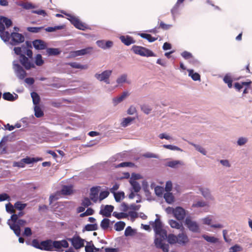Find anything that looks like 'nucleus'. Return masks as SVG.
I'll return each instance as SVG.
<instances>
[{
  "instance_id": "nucleus-2",
  "label": "nucleus",
  "mask_w": 252,
  "mask_h": 252,
  "mask_svg": "<svg viewBox=\"0 0 252 252\" xmlns=\"http://www.w3.org/2000/svg\"><path fill=\"white\" fill-rule=\"evenodd\" d=\"M156 237L154 241L156 247L157 248L160 249L163 252H169V245L165 244L163 241L167 238V231L164 229H161L155 231Z\"/></svg>"
},
{
  "instance_id": "nucleus-21",
  "label": "nucleus",
  "mask_w": 252,
  "mask_h": 252,
  "mask_svg": "<svg viewBox=\"0 0 252 252\" xmlns=\"http://www.w3.org/2000/svg\"><path fill=\"white\" fill-rule=\"evenodd\" d=\"M129 94L128 92H124L119 97L113 98V100L115 104H117L122 101L126 96H128Z\"/></svg>"
},
{
  "instance_id": "nucleus-42",
  "label": "nucleus",
  "mask_w": 252,
  "mask_h": 252,
  "mask_svg": "<svg viewBox=\"0 0 252 252\" xmlns=\"http://www.w3.org/2000/svg\"><path fill=\"white\" fill-rule=\"evenodd\" d=\"M23 162H25V164H29L31 163H32L33 162H37L39 159H38V158H30L29 157H27L26 158H23Z\"/></svg>"
},
{
  "instance_id": "nucleus-64",
  "label": "nucleus",
  "mask_w": 252,
  "mask_h": 252,
  "mask_svg": "<svg viewBox=\"0 0 252 252\" xmlns=\"http://www.w3.org/2000/svg\"><path fill=\"white\" fill-rule=\"evenodd\" d=\"M182 56L186 60L190 59L192 57L191 54L187 51H184L181 54Z\"/></svg>"
},
{
  "instance_id": "nucleus-37",
  "label": "nucleus",
  "mask_w": 252,
  "mask_h": 252,
  "mask_svg": "<svg viewBox=\"0 0 252 252\" xmlns=\"http://www.w3.org/2000/svg\"><path fill=\"white\" fill-rule=\"evenodd\" d=\"M109 224L110 220L108 219L105 218L101 220L100 223V226L103 229L105 230L109 227Z\"/></svg>"
},
{
  "instance_id": "nucleus-22",
  "label": "nucleus",
  "mask_w": 252,
  "mask_h": 252,
  "mask_svg": "<svg viewBox=\"0 0 252 252\" xmlns=\"http://www.w3.org/2000/svg\"><path fill=\"white\" fill-rule=\"evenodd\" d=\"M67 64L68 65H70L72 68H77V69H87L88 67V66L87 64L82 65L80 63H76V62L69 63H67Z\"/></svg>"
},
{
  "instance_id": "nucleus-41",
  "label": "nucleus",
  "mask_w": 252,
  "mask_h": 252,
  "mask_svg": "<svg viewBox=\"0 0 252 252\" xmlns=\"http://www.w3.org/2000/svg\"><path fill=\"white\" fill-rule=\"evenodd\" d=\"M113 216L118 219H122L127 218L128 215L126 213L123 212L118 213L117 212H114L113 213Z\"/></svg>"
},
{
  "instance_id": "nucleus-16",
  "label": "nucleus",
  "mask_w": 252,
  "mask_h": 252,
  "mask_svg": "<svg viewBox=\"0 0 252 252\" xmlns=\"http://www.w3.org/2000/svg\"><path fill=\"white\" fill-rule=\"evenodd\" d=\"M177 243L180 245H185L189 241L187 235L183 231H182V233H179L177 235Z\"/></svg>"
},
{
  "instance_id": "nucleus-11",
  "label": "nucleus",
  "mask_w": 252,
  "mask_h": 252,
  "mask_svg": "<svg viewBox=\"0 0 252 252\" xmlns=\"http://www.w3.org/2000/svg\"><path fill=\"white\" fill-rule=\"evenodd\" d=\"M11 44L13 45H16L22 43L25 40L24 36L21 33L13 32L11 34Z\"/></svg>"
},
{
  "instance_id": "nucleus-17",
  "label": "nucleus",
  "mask_w": 252,
  "mask_h": 252,
  "mask_svg": "<svg viewBox=\"0 0 252 252\" xmlns=\"http://www.w3.org/2000/svg\"><path fill=\"white\" fill-rule=\"evenodd\" d=\"M120 39L122 42L126 46L135 43L133 38L129 35H122L120 37Z\"/></svg>"
},
{
  "instance_id": "nucleus-34",
  "label": "nucleus",
  "mask_w": 252,
  "mask_h": 252,
  "mask_svg": "<svg viewBox=\"0 0 252 252\" xmlns=\"http://www.w3.org/2000/svg\"><path fill=\"white\" fill-rule=\"evenodd\" d=\"M10 228L13 230L15 234L17 236H20L21 234V229L20 226L15 223H13L12 225H10Z\"/></svg>"
},
{
  "instance_id": "nucleus-6",
  "label": "nucleus",
  "mask_w": 252,
  "mask_h": 252,
  "mask_svg": "<svg viewBox=\"0 0 252 252\" xmlns=\"http://www.w3.org/2000/svg\"><path fill=\"white\" fill-rule=\"evenodd\" d=\"M93 51V48L92 47H88L81 50L71 51L69 53V57L71 58H75L77 56L91 54Z\"/></svg>"
},
{
  "instance_id": "nucleus-9",
  "label": "nucleus",
  "mask_w": 252,
  "mask_h": 252,
  "mask_svg": "<svg viewBox=\"0 0 252 252\" xmlns=\"http://www.w3.org/2000/svg\"><path fill=\"white\" fill-rule=\"evenodd\" d=\"M68 16L69 17V21L77 29L84 31L87 28V26L83 23L77 17L71 15H68Z\"/></svg>"
},
{
  "instance_id": "nucleus-59",
  "label": "nucleus",
  "mask_w": 252,
  "mask_h": 252,
  "mask_svg": "<svg viewBox=\"0 0 252 252\" xmlns=\"http://www.w3.org/2000/svg\"><path fill=\"white\" fill-rule=\"evenodd\" d=\"M206 205V203L205 202L202 201H199L195 203H193L192 205V207H194V208L202 207L205 206Z\"/></svg>"
},
{
  "instance_id": "nucleus-58",
  "label": "nucleus",
  "mask_w": 252,
  "mask_h": 252,
  "mask_svg": "<svg viewBox=\"0 0 252 252\" xmlns=\"http://www.w3.org/2000/svg\"><path fill=\"white\" fill-rule=\"evenodd\" d=\"M5 200H10V197L9 195L6 193L0 194V201H3Z\"/></svg>"
},
{
  "instance_id": "nucleus-12",
  "label": "nucleus",
  "mask_w": 252,
  "mask_h": 252,
  "mask_svg": "<svg viewBox=\"0 0 252 252\" xmlns=\"http://www.w3.org/2000/svg\"><path fill=\"white\" fill-rule=\"evenodd\" d=\"M185 223L190 231L194 232L199 231V229L198 224L196 222L192 221L190 218L189 217L187 218L185 220Z\"/></svg>"
},
{
  "instance_id": "nucleus-18",
  "label": "nucleus",
  "mask_w": 252,
  "mask_h": 252,
  "mask_svg": "<svg viewBox=\"0 0 252 252\" xmlns=\"http://www.w3.org/2000/svg\"><path fill=\"white\" fill-rule=\"evenodd\" d=\"M168 223L172 228L180 229L181 231H184V227L182 223H179L173 220H170L168 221Z\"/></svg>"
},
{
  "instance_id": "nucleus-54",
  "label": "nucleus",
  "mask_w": 252,
  "mask_h": 252,
  "mask_svg": "<svg viewBox=\"0 0 252 252\" xmlns=\"http://www.w3.org/2000/svg\"><path fill=\"white\" fill-rule=\"evenodd\" d=\"M15 207L20 211L23 210L26 206V204H23L20 202H17L14 204Z\"/></svg>"
},
{
  "instance_id": "nucleus-57",
  "label": "nucleus",
  "mask_w": 252,
  "mask_h": 252,
  "mask_svg": "<svg viewBox=\"0 0 252 252\" xmlns=\"http://www.w3.org/2000/svg\"><path fill=\"white\" fill-rule=\"evenodd\" d=\"M92 204L90 199L88 197H85L82 202L81 205L85 207H88Z\"/></svg>"
},
{
  "instance_id": "nucleus-49",
  "label": "nucleus",
  "mask_w": 252,
  "mask_h": 252,
  "mask_svg": "<svg viewBox=\"0 0 252 252\" xmlns=\"http://www.w3.org/2000/svg\"><path fill=\"white\" fill-rule=\"evenodd\" d=\"M109 194V192L108 191L105 190V191H101L99 195V201H101L104 199L108 197V196Z\"/></svg>"
},
{
  "instance_id": "nucleus-51",
  "label": "nucleus",
  "mask_w": 252,
  "mask_h": 252,
  "mask_svg": "<svg viewBox=\"0 0 252 252\" xmlns=\"http://www.w3.org/2000/svg\"><path fill=\"white\" fill-rule=\"evenodd\" d=\"M126 79H127V75L124 74L122 75L119 78H118L116 81L118 84H122L123 83L127 82Z\"/></svg>"
},
{
  "instance_id": "nucleus-26",
  "label": "nucleus",
  "mask_w": 252,
  "mask_h": 252,
  "mask_svg": "<svg viewBox=\"0 0 252 252\" xmlns=\"http://www.w3.org/2000/svg\"><path fill=\"white\" fill-rule=\"evenodd\" d=\"M31 95L33 103L35 106L38 105L40 98L37 93L36 92H32Z\"/></svg>"
},
{
  "instance_id": "nucleus-36",
  "label": "nucleus",
  "mask_w": 252,
  "mask_h": 252,
  "mask_svg": "<svg viewBox=\"0 0 252 252\" xmlns=\"http://www.w3.org/2000/svg\"><path fill=\"white\" fill-rule=\"evenodd\" d=\"M125 225L126 224L124 221H118L115 224V229L117 231H120L124 229Z\"/></svg>"
},
{
  "instance_id": "nucleus-10",
  "label": "nucleus",
  "mask_w": 252,
  "mask_h": 252,
  "mask_svg": "<svg viewBox=\"0 0 252 252\" xmlns=\"http://www.w3.org/2000/svg\"><path fill=\"white\" fill-rule=\"evenodd\" d=\"M13 69L17 77L20 79H23L27 75L26 71L23 67L18 63H13Z\"/></svg>"
},
{
  "instance_id": "nucleus-24",
  "label": "nucleus",
  "mask_w": 252,
  "mask_h": 252,
  "mask_svg": "<svg viewBox=\"0 0 252 252\" xmlns=\"http://www.w3.org/2000/svg\"><path fill=\"white\" fill-rule=\"evenodd\" d=\"M61 194L63 195H70L72 193V189L71 186H64L61 190Z\"/></svg>"
},
{
  "instance_id": "nucleus-30",
  "label": "nucleus",
  "mask_w": 252,
  "mask_h": 252,
  "mask_svg": "<svg viewBox=\"0 0 252 252\" xmlns=\"http://www.w3.org/2000/svg\"><path fill=\"white\" fill-rule=\"evenodd\" d=\"M177 236H176L173 234H170L168 235H167V241L170 244H174L177 243Z\"/></svg>"
},
{
  "instance_id": "nucleus-48",
  "label": "nucleus",
  "mask_w": 252,
  "mask_h": 252,
  "mask_svg": "<svg viewBox=\"0 0 252 252\" xmlns=\"http://www.w3.org/2000/svg\"><path fill=\"white\" fill-rule=\"evenodd\" d=\"M229 252H238L243 250V248L239 245L236 244L229 248Z\"/></svg>"
},
{
  "instance_id": "nucleus-4",
  "label": "nucleus",
  "mask_w": 252,
  "mask_h": 252,
  "mask_svg": "<svg viewBox=\"0 0 252 252\" xmlns=\"http://www.w3.org/2000/svg\"><path fill=\"white\" fill-rule=\"evenodd\" d=\"M131 50L135 54L143 57H155V54L150 50L142 46L134 45Z\"/></svg>"
},
{
  "instance_id": "nucleus-28",
  "label": "nucleus",
  "mask_w": 252,
  "mask_h": 252,
  "mask_svg": "<svg viewBox=\"0 0 252 252\" xmlns=\"http://www.w3.org/2000/svg\"><path fill=\"white\" fill-rule=\"evenodd\" d=\"M189 75L191 77L194 81L200 80V75L196 72H194L192 69L188 70Z\"/></svg>"
},
{
  "instance_id": "nucleus-61",
  "label": "nucleus",
  "mask_w": 252,
  "mask_h": 252,
  "mask_svg": "<svg viewBox=\"0 0 252 252\" xmlns=\"http://www.w3.org/2000/svg\"><path fill=\"white\" fill-rule=\"evenodd\" d=\"M172 189V183L171 181H168L166 183L165 190L167 192H170Z\"/></svg>"
},
{
  "instance_id": "nucleus-3",
  "label": "nucleus",
  "mask_w": 252,
  "mask_h": 252,
  "mask_svg": "<svg viewBox=\"0 0 252 252\" xmlns=\"http://www.w3.org/2000/svg\"><path fill=\"white\" fill-rule=\"evenodd\" d=\"M14 51L16 55H19L20 63L26 69L29 70L32 68L35 67L34 64L31 62L28 58L26 57L25 55L21 53L22 49L21 47H14Z\"/></svg>"
},
{
  "instance_id": "nucleus-63",
  "label": "nucleus",
  "mask_w": 252,
  "mask_h": 252,
  "mask_svg": "<svg viewBox=\"0 0 252 252\" xmlns=\"http://www.w3.org/2000/svg\"><path fill=\"white\" fill-rule=\"evenodd\" d=\"M59 193L51 195L49 197L50 204L52 203L54 201L58 200L59 198Z\"/></svg>"
},
{
  "instance_id": "nucleus-39",
  "label": "nucleus",
  "mask_w": 252,
  "mask_h": 252,
  "mask_svg": "<svg viewBox=\"0 0 252 252\" xmlns=\"http://www.w3.org/2000/svg\"><path fill=\"white\" fill-rule=\"evenodd\" d=\"M223 81L225 83L227 84V86L229 88H231L232 87V79L231 77V76L226 75L224 76L223 79Z\"/></svg>"
},
{
  "instance_id": "nucleus-33",
  "label": "nucleus",
  "mask_w": 252,
  "mask_h": 252,
  "mask_svg": "<svg viewBox=\"0 0 252 252\" xmlns=\"http://www.w3.org/2000/svg\"><path fill=\"white\" fill-rule=\"evenodd\" d=\"M34 115L37 118H40L44 115L43 112L38 105L34 106Z\"/></svg>"
},
{
  "instance_id": "nucleus-27",
  "label": "nucleus",
  "mask_w": 252,
  "mask_h": 252,
  "mask_svg": "<svg viewBox=\"0 0 252 252\" xmlns=\"http://www.w3.org/2000/svg\"><path fill=\"white\" fill-rule=\"evenodd\" d=\"M140 36L145 39H146L149 42H152L158 39L157 37H153L151 34L145 33L140 34Z\"/></svg>"
},
{
  "instance_id": "nucleus-40",
  "label": "nucleus",
  "mask_w": 252,
  "mask_h": 252,
  "mask_svg": "<svg viewBox=\"0 0 252 252\" xmlns=\"http://www.w3.org/2000/svg\"><path fill=\"white\" fill-rule=\"evenodd\" d=\"M97 229L98 226L96 223L88 224L85 226V230L88 231L96 230Z\"/></svg>"
},
{
  "instance_id": "nucleus-15",
  "label": "nucleus",
  "mask_w": 252,
  "mask_h": 252,
  "mask_svg": "<svg viewBox=\"0 0 252 252\" xmlns=\"http://www.w3.org/2000/svg\"><path fill=\"white\" fill-rule=\"evenodd\" d=\"M33 47L37 50H43L46 48L47 44L43 40L36 39L32 42Z\"/></svg>"
},
{
  "instance_id": "nucleus-62",
  "label": "nucleus",
  "mask_w": 252,
  "mask_h": 252,
  "mask_svg": "<svg viewBox=\"0 0 252 252\" xmlns=\"http://www.w3.org/2000/svg\"><path fill=\"white\" fill-rule=\"evenodd\" d=\"M142 111H143L145 114H148L150 113L152 109L150 108L148 106L143 105L141 107Z\"/></svg>"
},
{
  "instance_id": "nucleus-35",
  "label": "nucleus",
  "mask_w": 252,
  "mask_h": 252,
  "mask_svg": "<svg viewBox=\"0 0 252 252\" xmlns=\"http://www.w3.org/2000/svg\"><path fill=\"white\" fill-rule=\"evenodd\" d=\"M44 63L42 59L41 55L39 54H37L35 57V64L37 66H41Z\"/></svg>"
},
{
  "instance_id": "nucleus-38",
  "label": "nucleus",
  "mask_w": 252,
  "mask_h": 252,
  "mask_svg": "<svg viewBox=\"0 0 252 252\" xmlns=\"http://www.w3.org/2000/svg\"><path fill=\"white\" fill-rule=\"evenodd\" d=\"M114 198L116 202H119L120 201L124 198L125 197V193L124 192H118L114 193Z\"/></svg>"
},
{
  "instance_id": "nucleus-13",
  "label": "nucleus",
  "mask_w": 252,
  "mask_h": 252,
  "mask_svg": "<svg viewBox=\"0 0 252 252\" xmlns=\"http://www.w3.org/2000/svg\"><path fill=\"white\" fill-rule=\"evenodd\" d=\"M114 206L111 205H106L103 208H101L99 211V214L106 217H110L111 213L113 211Z\"/></svg>"
},
{
  "instance_id": "nucleus-19",
  "label": "nucleus",
  "mask_w": 252,
  "mask_h": 252,
  "mask_svg": "<svg viewBox=\"0 0 252 252\" xmlns=\"http://www.w3.org/2000/svg\"><path fill=\"white\" fill-rule=\"evenodd\" d=\"M154 231L163 228L161 221L159 218H157L154 222L150 223Z\"/></svg>"
},
{
  "instance_id": "nucleus-55",
  "label": "nucleus",
  "mask_w": 252,
  "mask_h": 252,
  "mask_svg": "<svg viewBox=\"0 0 252 252\" xmlns=\"http://www.w3.org/2000/svg\"><path fill=\"white\" fill-rule=\"evenodd\" d=\"M133 230L130 226H127L125 231V235L126 236H131L133 234Z\"/></svg>"
},
{
  "instance_id": "nucleus-47",
  "label": "nucleus",
  "mask_w": 252,
  "mask_h": 252,
  "mask_svg": "<svg viewBox=\"0 0 252 252\" xmlns=\"http://www.w3.org/2000/svg\"><path fill=\"white\" fill-rule=\"evenodd\" d=\"M64 28V26H57L54 27H48L45 29V31L47 32H53L56 30H62Z\"/></svg>"
},
{
  "instance_id": "nucleus-44",
  "label": "nucleus",
  "mask_w": 252,
  "mask_h": 252,
  "mask_svg": "<svg viewBox=\"0 0 252 252\" xmlns=\"http://www.w3.org/2000/svg\"><path fill=\"white\" fill-rule=\"evenodd\" d=\"M182 165L183 163L179 160H173L169 161L167 163V165L169 167L174 168L176 167L178 165Z\"/></svg>"
},
{
  "instance_id": "nucleus-5",
  "label": "nucleus",
  "mask_w": 252,
  "mask_h": 252,
  "mask_svg": "<svg viewBox=\"0 0 252 252\" xmlns=\"http://www.w3.org/2000/svg\"><path fill=\"white\" fill-rule=\"evenodd\" d=\"M66 241L70 242L71 245L76 250L80 249L84 246L85 240L77 234L74 235L72 238H67Z\"/></svg>"
},
{
  "instance_id": "nucleus-1",
  "label": "nucleus",
  "mask_w": 252,
  "mask_h": 252,
  "mask_svg": "<svg viewBox=\"0 0 252 252\" xmlns=\"http://www.w3.org/2000/svg\"><path fill=\"white\" fill-rule=\"evenodd\" d=\"M32 245L33 247L42 251L57 252H62L63 248H67L69 246L66 240L53 241L51 239H48L41 241L39 243L38 240L33 239Z\"/></svg>"
},
{
  "instance_id": "nucleus-56",
  "label": "nucleus",
  "mask_w": 252,
  "mask_h": 252,
  "mask_svg": "<svg viewBox=\"0 0 252 252\" xmlns=\"http://www.w3.org/2000/svg\"><path fill=\"white\" fill-rule=\"evenodd\" d=\"M171 27H172L171 25L166 24L162 21H161L159 23V28H160L164 30H167L169 29Z\"/></svg>"
},
{
  "instance_id": "nucleus-29",
  "label": "nucleus",
  "mask_w": 252,
  "mask_h": 252,
  "mask_svg": "<svg viewBox=\"0 0 252 252\" xmlns=\"http://www.w3.org/2000/svg\"><path fill=\"white\" fill-rule=\"evenodd\" d=\"M46 52L48 56H56L60 53V51L58 48H47L46 50Z\"/></svg>"
},
{
  "instance_id": "nucleus-32",
  "label": "nucleus",
  "mask_w": 252,
  "mask_h": 252,
  "mask_svg": "<svg viewBox=\"0 0 252 252\" xmlns=\"http://www.w3.org/2000/svg\"><path fill=\"white\" fill-rule=\"evenodd\" d=\"M135 120L134 118L127 117L124 118L122 122H121V126L123 127H126L129 125L133 121Z\"/></svg>"
},
{
  "instance_id": "nucleus-52",
  "label": "nucleus",
  "mask_w": 252,
  "mask_h": 252,
  "mask_svg": "<svg viewBox=\"0 0 252 252\" xmlns=\"http://www.w3.org/2000/svg\"><path fill=\"white\" fill-rule=\"evenodd\" d=\"M163 188L160 186H157L155 188V193L158 196H161L163 192Z\"/></svg>"
},
{
  "instance_id": "nucleus-14",
  "label": "nucleus",
  "mask_w": 252,
  "mask_h": 252,
  "mask_svg": "<svg viewBox=\"0 0 252 252\" xmlns=\"http://www.w3.org/2000/svg\"><path fill=\"white\" fill-rule=\"evenodd\" d=\"M99 188V187H94L90 190V199L95 203L97 201L98 199V195Z\"/></svg>"
},
{
  "instance_id": "nucleus-50",
  "label": "nucleus",
  "mask_w": 252,
  "mask_h": 252,
  "mask_svg": "<svg viewBox=\"0 0 252 252\" xmlns=\"http://www.w3.org/2000/svg\"><path fill=\"white\" fill-rule=\"evenodd\" d=\"M200 191L205 198H209L211 197L210 192L208 189H201Z\"/></svg>"
},
{
  "instance_id": "nucleus-20",
  "label": "nucleus",
  "mask_w": 252,
  "mask_h": 252,
  "mask_svg": "<svg viewBox=\"0 0 252 252\" xmlns=\"http://www.w3.org/2000/svg\"><path fill=\"white\" fill-rule=\"evenodd\" d=\"M18 97V96L17 94H15V95H13L12 94L9 92L4 93L3 94V98L8 101H13L16 100Z\"/></svg>"
},
{
  "instance_id": "nucleus-46",
  "label": "nucleus",
  "mask_w": 252,
  "mask_h": 252,
  "mask_svg": "<svg viewBox=\"0 0 252 252\" xmlns=\"http://www.w3.org/2000/svg\"><path fill=\"white\" fill-rule=\"evenodd\" d=\"M43 29V27H28L27 30L31 32L37 33Z\"/></svg>"
},
{
  "instance_id": "nucleus-60",
  "label": "nucleus",
  "mask_w": 252,
  "mask_h": 252,
  "mask_svg": "<svg viewBox=\"0 0 252 252\" xmlns=\"http://www.w3.org/2000/svg\"><path fill=\"white\" fill-rule=\"evenodd\" d=\"M94 250H95L96 251H99V249L95 248L94 245H92V246L87 245L85 247L86 252H93Z\"/></svg>"
},
{
  "instance_id": "nucleus-43",
  "label": "nucleus",
  "mask_w": 252,
  "mask_h": 252,
  "mask_svg": "<svg viewBox=\"0 0 252 252\" xmlns=\"http://www.w3.org/2000/svg\"><path fill=\"white\" fill-rule=\"evenodd\" d=\"M202 237L205 240L209 242L216 243L218 241V239L213 236H209L206 235H203Z\"/></svg>"
},
{
  "instance_id": "nucleus-25",
  "label": "nucleus",
  "mask_w": 252,
  "mask_h": 252,
  "mask_svg": "<svg viewBox=\"0 0 252 252\" xmlns=\"http://www.w3.org/2000/svg\"><path fill=\"white\" fill-rule=\"evenodd\" d=\"M129 183L132 186V189L135 192H138L140 190V185L137 181L130 179L129 181Z\"/></svg>"
},
{
  "instance_id": "nucleus-53",
  "label": "nucleus",
  "mask_w": 252,
  "mask_h": 252,
  "mask_svg": "<svg viewBox=\"0 0 252 252\" xmlns=\"http://www.w3.org/2000/svg\"><path fill=\"white\" fill-rule=\"evenodd\" d=\"M163 147L166 149H169L171 150H176V151H180L182 150L179 147L176 146L171 145H163Z\"/></svg>"
},
{
  "instance_id": "nucleus-8",
  "label": "nucleus",
  "mask_w": 252,
  "mask_h": 252,
  "mask_svg": "<svg viewBox=\"0 0 252 252\" xmlns=\"http://www.w3.org/2000/svg\"><path fill=\"white\" fill-rule=\"evenodd\" d=\"M172 210L174 217L179 220H182L186 216L185 210L181 207H177L175 209L168 207L166 210Z\"/></svg>"
},
{
  "instance_id": "nucleus-45",
  "label": "nucleus",
  "mask_w": 252,
  "mask_h": 252,
  "mask_svg": "<svg viewBox=\"0 0 252 252\" xmlns=\"http://www.w3.org/2000/svg\"><path fill=\"white\" fill-rule=\"evenodd\" d=\"M0 20L3 23V25L5 24L7 28H9L12 25V21L7 18L2 17Z\"/></svg>"
},
{
  "instance_id": "nucleus-31",
  "label": "nucleus",
  "mask_w": 252,
  "mask_h": 252,
  "mask_svg": "<svg viewBox=\"0 0 252 252\" xmlns=\"http://www.w3.org/2000/svg\"><path fill=\"white\" fill-rule=\"evenodd\" d=\"M0 36L4 41L6 42L9 40L11 34H10L8 32H6L4 30L0 33Z\"/></svg>"
},
{
  "instance_id": "nucleus-23",
  "label": "nucleus",
  "mask_w": 252,
  "mask_h": 252,
  "mask_svg": "<svg viewBox=\"0 0 252 252\" xmlns=\"http://www.w3.org/2000/svg\"><path fill=\"white\" fill-rule=\"evenodd\" d=\"M164 198L166 202L169 204H171L174 202V197L172 193L170 192H167L164 194Z\"/></svg>"
},
{
  "instance_id": "nucleus-7",
  "label": "nucleus",
  "mask_w": 252,
  "mask_h": 252,
  "mask_svg": "<svg viewBox=\"0 0 252 252\" xmlns=\"http://www.w3.org/2000/svg\"><path fill=\"white\" fill-rule=\"evenodd\" d=\"M112 71L111 70H106L103 71L101 73H96L94 75L95 77L100 81H104L106 84H110L109 77L112 74Z\"/></svg>"
}]
</instances>
